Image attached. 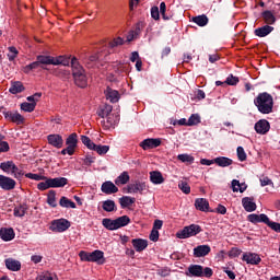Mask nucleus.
<instances>
[{
    "label": "nucleus",
    "instance_id": "bb28decb",
    "mask_svg": "<svg viewBox=\"0 0 280 280\" xmlns=\"http://www.w3.org/2000/svg\"><path fill=\"white\" fill-rule=\"evenodd\" d=\"M36 60L39 62L42 67H45V65H55L56 66V58L51 56H45V55H38L36 57Z\"/></svg>",
    "mask_w": 280,
    "mask_h": 280
},
{
    "label": "nucleus",
    "instance_id": "603ef678",
    "mask_svg": "<svg viewBox=\"0 0 280 280\" xmlns=\"http://www.w3.org/2000/svg\"><path fill=\"white\" fill-rule=\"evenodd\" d=\"M36 280H58V277L54 273L46 272V273L39 275L36 278Z\"/></svg>",
    "mask_w": 280,
    "mask_h": 280
},
{
    "label": "nucleus",
    "instance_id": "774afa93",
    "mask_svg": "<svg viewBox=\"0 0 280 280\" xmlns=\"http://www.w3.org/2000/svg\"><path fill=\"white\" fill-rule=\"evenodd\" d=\"M149 237L151 242H159V230H152Z\"/></svg>",
    "mask_w": 280,
    "mask_h": 280
},
{
    "label": "nucleus",
    "instance_id": "e2e57ef3",
    "mask_svg": "<svg viewBox=\"0 0 280 280\" xmlns=\"http://www.w3.org/2000/svg\"><path fill=\"white\" fill-rule=\"evenodd\" d=\"M151 16L154 19V21H159L161 19V13L159 11V7L151 8Z\"/></svg>",
    "mask_w": 280,
    "mask_h": 280
},
{
    "label": "nucleus",
    "instance_id": "a18cd8bd",
    "mask_svg": "<svg viewBox=\"0 0 280 280\" xmlns=\"http://www.w3.org/2000/svg\"><path fill=\"white\" fill-rule=\"evenodd\" d=\"M27 211V206H19L15 207L13 210V213L15 215V218H23V215H25Z\"/></svg>",
    "mask_w": 280,
    "mask_h": 280
},
{
    "label": "nucleus",
    "instance_id": "0e129e2a",
    "mask_svg": "<svg viewBox=\"0 0 280 280\" xmlns=\"http://www.w3.org/2000/svg\"><path fill=\"white\" fill-rule=\"evenodd\" d=\"M265 224H268V226L272 229V231H276V233H280V223L272 222L269 219V222H266Z\"/></svg>",
    "mask_w": 280,
    "mask_h": 280
},
{
    "label": "nucleus",
    "instance_id": "680f3d73",
    "mask_svg": "<svg viewBox=\"0 0 280 280\" xmlns=\"http://www.w3.org/2000/svg\"><path fill=\"white\" fill-rule=\"evenodd\" d=\"M236 152H237V159L238 161H246V151H244V148L243 147H238L236 149Z\"/></svg>",
    "mask_w": 280,
    "mask_h": 280
},
{
    "label": "nucleus",
    "instance_id": "ea45409f",
    "mask_svg": "<svg viewBox=\"0 0 280 280\" xmlns=\"http://www.w3.org/2000/svg\"><path fill=\"white\" fill-rule=\"evenodd\" d=\"M60 207H63L65 209H75V202L71 201L67 197H61L59 200Z\"/></svg>",
    "mask_w": 280,
    "mask_h": 280
},
{
    "label": "nucleus",
    "instance_id": "3c124183",
    "mask_svg": "<svg viewBox=\"0 0 280 280\" xmlns=\"http://www.w3.org/2000/svg\"><path fill=\"white\" fill-rule=\"evenodd\" d=\"M11 175L14 176V178H23L25 173L23 172V170L19 168V166H16V164H14Z\"/></svg>",
    "mask_w": 280,
    "mask_h": 280
},
{
    "label": "nucleus",
    "instance_id": "a211bd4d",
    "mask_svg": "<svg viewBox=\"0 0 280 280\" xmlns=\"http://www.w3.org/2000/svg\"><path fill=\"white\" fill-rule=\"evenodd\" d=\"M211 253V247L209 245H199L194 248V255L196 257H207Z\"/></svg>",
    "mask_w": 280,
    "mask_h": 280
},
{
    "label": "nucleus",
    "instance_id": "7c9ffc66",
    "mask_svg": "<svg viewBox=\"0 0 280 280\" xmlns=\"http://www.w3.org/2000/svg\"><path fill=\"white\" fill-rule=\"evenodd\" d=\"M247 185L244 183H240L237 179L232 180V191L237 192L240 191L241 194H244L245 189H247Z\"/></svg>",
    "mask_w": 280,
    "mask_h": 280
},
{
    "label": "nucleus",
    "instance_id": "20e7f679",
    "mask_svg": "<svg viewBox=\"0 0 280 280\" xmlns=\"http://www.w3.org/2000/svg\"><path fill=\"white\" fill-rule=\"evenodd\" d=\"M202 229L200 225L197 224H190L188 226H185L182 231L176 233V237L178 240H187V237H194L200 233Z\"/></svg>",
    "mask_w": 280,
    "mask_h": 280
},
{
    "label": "nucleus",
    "instance_id": "ddd939ff",
    "mask_svg": "<svg viewBox=\"0 0 280 280\" xmlns=\"http://www.w3.org/2000/svg\"><path fill=\"white\" fill-rule=\"evenodd\" d=\"M255 130L258 135H266L270 130V122L266 119H261L255 124Z\"/></svg>",
    "mask_w": 280,
    "mask_h": 280
},
{
    "label": "nucleus",
    "instance_id": "6ab92c4d",
    "mask_svg": "<svg viewBox=\"0 0 280 280\" xmlns=\"http://www.w3.org/2000/svg\"><path fill=\"white\" fill-rule=\"evenodd\" d=\"M247 220H248V222H252L253 224H259V222H264V224H266V222H269L268 215H266L264 213L262 214H255V213L249 214L247 217Z\"/></svg>",
    "mask_w": 280,
    "mask_h": 280
},
{
    "label": "nucleus",
    "instance_id": "13d9d810",
    "mask_svg": "<svg viewBox=\"0 0 280 280\" xmlns=\"http://www.w3.org/2000/svg\"><path fill=\"white\" fill-rule=\"evenodd\" d=\"M9 51L10 54H8V58L10 62H12L16 58V56H19V50H16V47L11 46L9 47Z\"/></svg>",
    "mask_w": 280,
    "mask_h": 280
},
{
    "label": "nucleus",
    "instance_id": "e433bc0d",
    "mask_svg": "<svg viewBox=\"0 0 280 280\" xmlns=\"http://www.w3.org/2000/svg\"><path fill=\"white\" fill-rule=\"evenodd\" d=\"M262 19L267 25H273V23L277 21V18H275V14H272V11L262 12Z\"/></svg>",
    "mask_w": 280,
    "mask_h": 280
},
{
    "label": "nucleus",
    "instance_id": "a878e982",
    "mask_svg": "<svg viewBox=\"0 0 280 280\" xmlns=\"http://www.w3.org/2000/svg\"><path fill=\"white\" fill-rule=\"evenodd\" d=\"M25 91V86L21 81H14L11 83V88L9 89V93L12 95H16L19 93H23Z\"/></svg>",
    "mask_w": 280,
    "mask_h": 280
},
{
    "label": "nucleus",
    "instance_id": "b1692460",
    "mask_svg": "<svg viewBox=\"0 0 280 280\" xmlns=\"http://www.w3.org/2000/svg\"><path fill=\"white\" fill-rule=\"evenodd\" d=\"M195 207L198 211H209V200L206 198H198L195 200Z\"/></svg>",
    "mask_w": 280,
    "mask_h": 280
},
{
    "label": "nucleus",
    "instance_id": "f704fd0d",
    "mask_svg": "<svg viewBox=\"0 0 280 280\" xmlns=\"http://www.w3.org/2000/svg\"><path fill=\"white\" fill-rule=\"evenodd\" d=\"M192 23H196L199 27H205L209 23V18L207 15L201 14L192 18Z\"/></svg>",
    "mask_w": 280,
    "mask_h": 280
},
{
    "label": "nucleus",
    "instance_id": "58836bf2",
    "mask_svg": "<svg viewBox=\"0 0 280 280\" xmlns=\"http://www.w3.org/2000/svg\"><path fill=\"white\" fill-rule=\"evenodd\" d=\"M115 220H116L117 229H121V228L128 226V224H130V217H128V215H122Z\"/></svg>",
    "mask_w": 280,
    "mask_h": 280
},
{
    "label": "nucleus",
    "instance_id": "69168bd1",
    "mask_svg": "<svg viewBox=\"0 0 280 280\" xmlns=\"http://www.w3.org/2000/svg\"><path fill=\"white\" fill-rule=\"evenodd\" d=\"M119 45H124V38L121 37H117L109 43V47L112 48L119 47Z\"/></svg>",
    "mask_w": 280,
    "mask_h": 280
},
{
    "label": "nucleus",
    "instance_id": "c9c22d12",
    "mask_svg": "<svg viewBox=\"0 0 280 280\" xmlns=\"http://www.w3.org/2000/svg\"><path fill=\"white\" fill-rule=\"evenodd\" d=\"M102 207L107 213H112V211H117V205H115V201L110 199L103 201Z\"/></svg>",
    "mask_w": 280,
    "mask_h": 280
},
{
    "label": "nucleus",
    "instance_id": "052dcab7",
    "mask_svg": "<svg viewBox=\"0 0 280 280\" xmlns=\"http://www.w3.org/2000/svg\"><path fill=\"white\" fill-rule=\"evenodd\" d=\"M166 10H167V5L165 4V2H161L160 14L162 15V19H164V21H170V16L165 14Z\"/></svg>",
    "mask_w": 280,
    "mask_h": 280
},
{
    "label": "nucleus",
    "instance_id": "473e14b6",
    "mask_svg": "<svg viewBox=\"0 0 280 280\" xmlns=\"http://www.w3.org/2000/svg\"><path fill=\"white\" fill-rule=\"evenodd\" d=\"M214 163L219 165V167H229L230 165H233V160L220 156L214 159Z\"/></svg>",
    "mask_w": 280,
    "mask_h": 280
},
{
    "label": "nucleus",
    "instance_id": "7ed1b4c3",
    "mask_svg": "<svg viewBox=\"0 0 280 280\" xmlns=\"http://www.w3.org/2000/svg\"><path fill=\"white\" fill-rule=\"evenodd\" d=\"M79 257L81 261H92L94 264H104L106 259H104V252L96 249L92 253L81 250L79 253Z\"/></svg>",
    "mask_w": 280,
    "mask_h": 280
},
{
    "label": "nucleus",
    "instance_id": "4468645a",
    "mask_svg": "<svg viewBox=\"0 0 280 280\" xmlns=\"http://www.w3.org/2000/svg\"><path fill=\"white\" fill-rule=\"evenodd\" d=\"M0 237L3 242H12L15 237L14 229L12 228H2L0 229Z\"/></svg>",
    "mask_w": 280,
    "mask_h": 280
},
{
    "label": "nucleus",
    "instance_id": "c85d7f7f",
    "mask_svg": "<svg viewBox=\"0 0 280 280\" xmlns=\"http://www.w3.org/2000/svg\"><path fill=\"white\" fill-rule=\"evenodd\" d=\"M50 187H65L67 185L68 179L66 177H57V178H49Z\"/></svg>",
    "mask_w": 280,
    "mask_h": 280
},
{
    "label": "nucleus",
    "instance_id": "2f4dec72",
    "mask_svg": "<svg viewBox=\"0 0 280 280\" xmlns=\"http://www.w3.org/2000/svg\"><path fill=\"white\" fill-rule=\"evenodd\" d=\"M137 199L135 197L124 196L119 199V203L121 209H127V207H131V205H135Z\"/></svg>",
    "mask_w": 280,
    "mask_h": 280
},
{
    "label": "nucleus",
    "instance_id": "9d476101",
    "mask_svg": "<svg viewBox=\"0 0 280 280\" xmlns=\"http://www.w3.org/2000/svg\"><path fill=\"white\" fill-rule=\"evenodd\" d=\"M242 259L250 264V266H259V264H261V257H259V254L255 253H244Z\"/></svg>",
    "mask_w": 280,
    "mask_h": 280
},
{
    "label": "nucleus",
    "instance_id": "37998d69",
    "mask_svg": "<svg viewBox=\"0 0 280 280\" xmlns=\"http://www.w3.org/2000/svg\"><path fill=\"white\" fill-rule=\"evenodd\" d=\"M94 152L102 154H107L108 150H110L109 145H102V144H94V149H92Z\"/></svg>",
    "mask_w": 280,
    "mask_h": 280
},
{
    "label": "nucleus",
    "instance_id": "8fccbe9b",
    "mask_svg": "<svg viewBox=\"0 0 280 280\" xmlns=\"http://www.w3.org/2000/svg\"><path fill=\"white\" fill-rule=\"evenodd\" d=\"M177 159L178 161H182V163H194V156L187 153L177 155Z\"/></svg>",
    "mask_w": 280,
    "mask_h": 280
},
{
    "label": "nucleus",
    "instance_id": "338daca9",
    "mask_svg": "<svg viewBox=\"0 0 280 280\" xmlns=\"http://www.w3.org/2000/svg\"><path fill=\"white\" fill-rule=\"evenodd\" d=\"M242 255V249L240 248H232L230 252H229V257H240Z\"/></svg>",
    "mask_w": 280,
    "mask_h": 280
},
{
    "label": "nucleus",
    "instance_id": "412c9836",
    "mask_svg": "<svg viewBox=\"0 0 280 280\" xmlns=\"http://www.w3.org/2000/svg\"><path fill=\"white\" fill-rule=\"evenodd\" d=\"M131 244L137 253H141L142 250H145V248H148V241L142 238H133L131 241Z\"/></svg>",
    "mask_w": 280,
    "mask_h": 280
},
{
    "label": "nucleus",
    "instance_id": "0eeeda50",
    "mask_svg": "<svg viewBox=\"0 0 280 280\" xmlns=\"http://www.w3.org/2000/svg\"><path fill=\"white\" fill-rule=\"evenodd\" d=\"M159 145H161L160 138H147L140 142V148H142V150H154V148H159Z\"/></svg>",
    "mask_w": 280,
    "mask_h": 280
},
{
    "label": "nucleus",
    "instance_id": "de8ad7c7",
    "mask_svg": "<svg viewBox=\"0 0 280 280\" xmlns=\"http://www.w3.org/2000/svg\"><path fill=\"white\" fill-rule=\"evenodd\" d=\"M198 124H200V115L198 114H192L187 120V126H198Z\"/></svg>",
    "mask_w": 280,
    "mask_h": 280
},
{
    "label": "nucleus",
    "instance_id": "49530a36",
    "mask_svg": "<svg viewBox=\"0 0 280 280\" xmlns=\"http://www.w3.org/2000/svg\"><path fill=\"white\" fill-rule=\"evenodd\" d=\"M47 202L50 207H58V203L56 202V191L55 190H49L48 197H47Z\"/></svg>",
    "mask_w": 280,
    "mask_h": 280
},
{
    "label": "nucleus",
    "instance_id": "bf43d9fd",
    "mask_svg": "<svg viewBox=\"0 0 280 280\" xmlns=\"http://www.w3.org/2000/svg\"><path fill=\"white\" fill-rule=\"evenodd\" d=\"M51 188V183L49 182V178L46 179L45 182H40L37 185V189H39V191H45L46 189Z\"/></svg>",
    "mask_w": 280,
    "mask_h": 280
},
{
    "label": "nucleus",
    "instance_id": "5fc2aeb1",
    "mask_svg": "<svg viewBox=\"0 0 280 280\" xmlns=\"http://www.w3.org/2000/svg\"><path fill=\"white\" fill-rule=\"evenodd\" d=\"M81 141L82 143H84L86 145V148L89 150H93L95 148L94 142L91 141V138L86 137V136H82L81 137Z\"/></svg>",
    "mask_w": 280,
    "mask_h": 280
},
{
    "label": "nucleus",
    "instance_id": "aec40b11",
    "mask_svg": "<svg viewBox=\"0 0 280 280\" xmlns=\"http://www.w3.org/2000/svg\"><path fill=\"white\" fill-rule=\"evenodd\" d=\"M150 180L153 185H163V183H165L163 174L159 171L150 172Z\"/></svg>",
    "mask_w": 280,
    "mask_h": 280
},
{
    "label": "nucleus",
    "instance_id": "5701e85b",
    "mask_svg": "<svg viewBox=\"0 0 280 280\" xmlns=\"http://www.w3.org/2000/svg\"><path fill=\"white\" fill-rule=\"evenodd\" d=\"M186 275L187 277H202V266L190 265Z\"/></svg>",
    "mask_w": 280,
    "mask_h": 280
},
{
    "label": "nucleus",
    "instance_id": "6e6d98bb",
    "mask_svg": "<svg viewBox=\"0 0 280 280\" xmlns=\"http://www.w3.org/2000/svg\"><path fill=\"white\" fill-rule=\"evenodd\" d=\"M40 97H43V93H35L28 97H26L27 102H30V104H37L38 100H40Z\"/></svg>",
    "mask_w": 280,
    "mask_h": 280
},
{
    "label": "nucleus",
    "instance_id": "6e6552de",
    "mask_svg": "<svg viewBox=\"0 0 280 280\" xmlns=\"http://www.w3.org/2000/svg\"><path fill=\"white\" fill-rule=\"evenodd\" d=\"M0 187L1 189H4V191H12V189L16 187V180L5 175H0Z\"/></svg>",
    "mask_w": 280,
    "mask_h": 280
},
{
    "label": "nucleus",
    "instance_id": "864d4df0",
    "mask_svg": "<svg viewBox=\"0 0 280 280\" xmlns=\"http://www.w3.org/2000/svg\"><path fill=\"white\" fill-rule=\"evenodd\" d=\"M240 82V78L234 77L233 74H230L226 80H225V84H229V86H235V84H237Z\"/></svg>",
    "mask_w": 280,
    "mask_h": 280
},
{
    "label": "nucleus",
    "instance_id": "4be33fe9",
    "mask_svg": "<svg viewBox=\"0 0 280 280\" xmlns=\"http://www.w3.org/2000/svg\"><path fill=\"white\" fill-rule=\"evenodd\" d=\"M105 96L106 100H109V102H112V104H117V102H119V92L110 88L106 89Z\"/></svg>",
    "mask_w": 280,
    "mask_h": 280
},
{
    "label": "nucleus",
    "instance_id": "dca6fc26",
    "mask_svg": "<svg viewBox=\"0 0 280 280\" xmlns=\"http://www.w3.org/2000/svg\"><path fill=\"white\" fill-rule=\"evenodd\" d=\"M101 190L103 194H106L107 196H110V194H117L119 191V188H117L113 182H104L101 186Z\"/></svg>",
    "mask_w": 280,
    "mask_h": 280
},
{
    "label": "nucleus",
    "instance_id": "f257e3e1",
    "mask_svg": "<svg viewBox=\"0 0 280 280\" xmlns=\"http://www.w3.org/2000/svg\"><path fill=\"white\" fill-rule=\"evenodd\" d=\"M254 104L258 108L259 113H261L262 115H270L275 106V101L272 98V95L264 92L258 94V96L254 100Z\"/></svg>",
    "mask_w": 280,
    "mask_h": 280
},
{
    "label": "nucleus",
    "instance_id": "4d7b16f0",
    "mask_svg": "<svg viewBox=\"0 0 280 280\" xmlns=\"http://www.w3.org/2000/svg\"><path fill=\"white\" fill-rule=\"evenodd\" d=\"M25 176L31 180H47V177L39 174L26 173Z\"/></svg>",
    "mask_w": 280,
    "mask_h": 280
},
{
    "label": "nucleus",
    "instance_id": "393cba45",
    "mask_svg": "<svg viewBox=\"0 0 280 280\" xmlns=\"http://www.w3.org/2000/svg\"><path fill=\"white\" fill-rule=\"evenodd\" d=\"M66 145H68L69 150L75 152V148H78V133H71L66 139Z\"/></svg>",
    "mask_w": 280,
    "mask_h": 280
},
{
    "label": "nucleus",
    "instance_id": "39448f33",
    "mask_svg": "<svg viewBox=\"0 0 280 280\" xmlns=\"http://www.w3.org/2000/svg\"><path fill=\"white\" fill-rule=\"evenodd\" d=\"M71 228V222L67 219H57L51 221L49 230L52 231V233H65V231H68Z\"/></svg>",
    "mask_w": 280,
    "mask_h": 280
},
{
    "label": "nucleus",
    "instance_id": "c03bdc74",
    "mask_svg": "<svg viewBox=\"0 0 280 280\" xmlns=\"http://www.w3.org/2000/svg\"><path fill=\"white\" fill-rule=\"evenodd\" d=\"M21 109L24 110V113H34L36 109V103L24 102L21 104Z\"/></svg>",
    "mask_w": 280,
    "mask_h": 280
},
{
    "label": "nucleus",
    "instance_id": "1a4fd4ad",
    "mask_svg": "<svg viewBox=\"0 0 280 280\" xmlns=\"http://www.w3.org/2000/svg\"><path fill=\"white\" fill-rule=\"evenodd\" d=\"M47 141L49 145H52V148H57V150H60V148L65 145V140L62 139V136L58 133L48 135Z\"/></svg>",
    "mask_w": 280,
    "mask_h": 280
},
{
    "label": "nucleus",
    "instance_id": "423d86ee",
    "mask_svg": "<svg viewBox=\"0 0 280 280\" xmlns=\"http://www.w3.org/2000/svg\"><path fill=\"white\" fill-rule=\"evenodd\" d=\"M148 189L145 182L136 180L127 186V194H143Z\"/></svg>",
    "mask_w": 280,
    "mask_h": 280
},
{
    "label": "nucleus",
    "instance_id": "c756f323",
    "mask_svg": "<svg viewBox=\"0 0 280 280\" xmlns=\"http://www.w3.org/2000/svg\"><path fill=\"white\" fill-rule=\"evenodd\" d=\"M129 182L130 175L125 171L115 179V185L119 187V185H128Z\"/></svg>",
    "mask_w": 280,
    "mask_h": 280
},
{
    "label": "nucleus",
    "instance_id": "4c0bfd02",
    "mask_svg": "<svg viewBox=\"0 0 280 280\" xmlns=\"http://www.w3.org/2000/svg\"><path fill=\"white\" fill-rule=\"evenodd\" d=\"M40 67V69H45V67H43L42 65H40V62H38V59L36 60V61H34V62H32V63H30V65H27V66H24L23 68H22V71L24 72V73H30L31 71H34V69H38Z\"/></svg>",
    "mask_w": 280,
    "mask_h": 280
},
{
    "label": "nucleus",
    "instance_id": "2eb2a0df",
    "mask_svg": "<svg viewBox=\"0 0 280 280\" xmlns=\"http://www.w3.org/2000/svg\"><path fill=\"white\" fill-rule=\"evenodd\" d=\"M242 205L247 213H253V211L257 210V203H255V201L250 197H244L242 199Z\"/></svg>",
    "mask_w": 280,
    "mask_h": 280
},
{
    "label": "nucleus",
    "instance_id": "cd10ccee",
    "mask_svg": "<svg viewBox=\"0 0 280 280\" xmlns=\"http://www.w3.org/2000/svg\"><path fill=\"white\" fill-rule=\"evenodd\" d=\"M273 30H275V27H272L270 25H265L259 28H256L255 35L259 36V38H264V37L268 36V34H270Z\"/></svg>",
    "mask_w": 280,
    "mask_h": 280
},
{
    "label": "nucleus",
    "instance_id": "9b49d317",
    "mask_svg": "<svg viewBox=\"0 0 280 280\" xmlns=\"http://www.w3.org/2000/svg\"><path fill=\"white\" fill-rule=\"evenodd\" d=\"M80 60H82V62L85 65V67H88V69H93V67L95 66V62L100 60V55L98 54H94L91 56L81 55Z\"/></svg>",
    "mask_w": 280,
    "mask_h": 280
},
{
    "label": "nucleus",
    "instance_id": "09e8293b",
    "mask_svg": "<svg viewBox=\"0 0 280 280\" xmlns=\"http://www.w3.org/2000/svg\"><path fill=\"white\" fill-rule=\"evenodd\" d=\"M178 188L180 189V191H183V194H191V187L187 182H179Z\"/></svg>",
    "mask_w": 280,
    "mask_h": 280
},
{
    "label": "nucleus",
    "instance_id": "72a5a7b5",
    "mask_svg": "<svg viewBox=\"0 0 280 280\" xmlns=\"http://www.w3.org/2000/svg\"><path fill=\"white\" fill-rule=\"evenodd\" d=\"M102 224L107 231H117V221L116 219H103Z\"/></svg>",
    "mask_w": 280,
    "mask_h": 280
},
{
    "label": "nucleus",
    "instance_id": "f03ea898",
    "mask_svg": "<svg viewBox=\"0 0 280 280\" xmlns=\"http://www.w3.org/2000/svg\"><path fill=\"white\" fill-rule=\"evenodd\" d=\"M71 67L72 75L74 78V84H77V86H79L80 89H86V73L84 72V68L80 66L78 58L73 57L71 59Z\"/></svg>",
    "mask_w": 280,
    "mask_h": 280
},
{
    "label": "nucleus",
    "instance_id": "f8f14e48",
    "mask_svg": "<svg viewBox=\"0 0 280 280\" xmlns=\"http://www.w3.org/2000/svg\"><path fill=\"white\" fill-rule=\"evenodd\" d=\"M4 117L13 124H23L24 118L19 112H3Z\"/></svg>",
    "mask_w": 280,
    "mask_h": 280
},
{
    "label": "nucleus",
    "instance_id": "79ce46f5",
    "mask_svg": "<svg viewBox=\"0 0 280 280\" xmlns=\"http://www.w3.org/2000/svg\"><path fill=\"white\" fill-rule=\"evenodd\" d=\"M57 65H62L63 67H69L71 65V57H65V56H59L55 58V66Z\"/></svg>",
    "mask_w": 280,
    "mask_h": 280
},
{
    "label": "nucleus",
    "instance_id": "f3484780",
    "mask_svg": "<svg viewBox=\"0 0 280 280\" xmlns=\"http://www.w3.org/2000/svg\"><path fill=\"white\" fill-rule=\"evenodd\" d=\"M4 264L8 268V270H11L12 272H19L21 270V261L14 259V258H7L4 260Z\"/></svg>",
    "mask_w": 280,
    "mask_h": 280
},
{
    "label": "nucleus",
    "instance_id": "a19ab883",
    "mask_svg": "<svg viewBox=\"0 0 280 280\" xmlns=\"http://www.w3.org/2000/svg\"><path fill=\"white\" fill-rule=\"evenodd\" d=\"M14 162L12 161L2 162L0 164V170H2V172H5V174H12Z\"/></svg>",
    "mask_w": 280,
    "mask_h": 280
}]
</instances>
